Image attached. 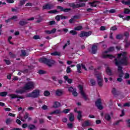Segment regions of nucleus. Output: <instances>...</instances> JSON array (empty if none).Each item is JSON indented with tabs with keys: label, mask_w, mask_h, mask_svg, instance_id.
<instances>
[{
	"label": "nucleus",
	"mask_w": 130,
	"mask_h": 130,
	"mask_svg": "<svg viewBox=\"0 0 130 130\" xmlns=\"http://www.w3.org/2000/svg\"><path fill=\"white\" fill-rule=\"evenodd\" d=\"M114 60L115 66H127L128 64V59L125 52L117 54V58H115Z\"/></svg>",
	"instance_id": "nucleus-1"
},
{
	"label": "nucleus",
	"mask_w": 130,
	"mask_h": 130,
	"mask_svg": "<svg viewBox=\"0 0 130 130\" xmlns=\"http://www.w3.org/2000/svg\"><path fill=\"white\" fill-rule=\"evenodd\" d=\"M39 62H41L42 63H45L49 67V68H51L52 67L53 64L55 63V61L54 60H52L51 59H47L46 57L41 58L39 59Z\"/></svg>",
	"instance_id": "nucleus-2"
},
{
	"label": "nucleus",
	"mask_w": 130,
	"mask_h": 130,
	"mask_svg": "<svg viewBox=\"0 0 130 130\" xmlns=\"http://www.w3.org/2000/svg\"><path fill=\"white\" fill-rule=\"evenodd\" d=\"M40 95V90L39 89H35L32 92H30L26 95V98H33L35 99L38 98Z\"/></svg>",
	"instance_id": "nucleus-3"
},
{
	"label": "nucleus",
	"mask_w": 130,
	"mask_h": 130,
	"mask_svg": "<svg viewBox=\"0 0 130 130\" xmlns=\"http://www.w3.org/2000/svg\"><path fill=\"white\" fill-rule=\"evenodd\" d=\"M35 88V82L33 81H29L26 83L25 86L23 87L26 91H29V90H32Z\"/></svg>",
	"instance_id": "nucleus-4"
},
{
	"label": "nucleus",
	"mask_w": 130,
	"mask_h": 130,
	"mask_svg": "<svg viewBox=\"0 0 130 130\" xmlns=\"http://www.w3.org/2000/svg\"><path fill=\"white\" fill-rule=\"evenodd\" d=\"M79 90L80 91V93L81 94V95L82 96V97L84 98V100L85 101H87V100H90L88 97L87 96V95H86V93H85V92H84V88L83 87V86L80 85L79 86Z\"/></svg>",
	"instance_id": "nucleus-5"
},
{
	"label": "nucleus",
	"mask_w": 130,
	"mask_h": 130,
	"mask_svg": "<svg viewBox=\"0 0 130 130\" xmlns=\"http://www.w3.org/2000/svg\"><path fill=\"white\" fill-rule=\"evenodd\" d=\"M108 52H109V51H108V50L107 51H105L104 52H103L102 57L103 58H109L110 59H113V58H115V56L111 54H104L105 53H108Z\"/></svg>",
	"instance_id": "nucleus-6"
},
{
	"label": "nucleus",
	"mask_w": 130,
	"mask_h": 130,
	"mask_svg": "<svg viewBox=\"0 0 130 130\" xmlns=\"http://www.w3.org/2000/svg\"><path fill=\"white\" fill-rule=\"evenodd\" d=\"M95 106L99 109V110H102L103 109V106H102V103L101 102V99H99L95 102Z\"/></svg>",
	"instance_id": "nucleus-7"
},
{
	"label": "nucleus",
	"mask_w": 130,
	"mask_h": 130,
	"mask_svg": "<svg viewBox=\"0 0 130 130\" xmlns=\"http://www.w3.org/2000/svg\"><path fill=\"white\" fill-rule=\"evenodd\" d=\"M92 34V32L88 31V32H85V31H81L80 34L79 35L80 37L81 38L83 37H88Z\"/></svg>",
	"instance_id": "nucleus-8"
},
{
	"label": "nucleus",
	"mask_w": 130,
	"mask_h": 130,
	"mask_svg": "<svg viewBox=\"0 0 130 130\" xmlns=\"http://www.w3.org/2000/svg\"><path fill=\"white\" fill-rule=\"evenodd\" d=\"M9 97H11V99H16V98L19 99H25V97L23 96L15 94H10L9 95Z\"/></svg>",
	"instance_id": "nucleus-9"
},
{
	"label": "nucleus",
	"mask_w": 130,
	"mask_h": 130,
	"mask_svg": "<svg viewBox=\"0 0 130 130\" xmlns=\"http://www.w3.org/2000/svg\"><path fill=\"white\" fill-rule=\"evenodd\" d=\"M96 79L98 81V84L99 85V87H102V86H103V79L101 78L100 75H98L96 76Z\"/></svg>",
	"instance_id": "nucleus-10"
},
{
	"label": "nucleus",
	"mask_w": 130,
	"mask_h": 130,
	"mask_svg": "<svg viewBox=\"0 0 130 130\" xmlns=\"http://www.w3.org/2000/svg\"><path fill=\"white\" fill-rule=\"evenodd\" d=\"M57 9L58 10H60L61 12H64V13H68L70 12L72 9L71 8H65L63 9V7L60 6H57Z\"/></svg>",
	"instance_id": "nucleus-11"
},
{
	"label": "nucleus",
	"mask_w": 130,
	"mask_h": 130,
	"mask_svg": "<svg viewBox=\"0 0 130 130\" xmlns=\"http://www.w3.org/2000/svg\"><path fill=\"white\" fill-rule=\"evenodd\" d=\"M42 9L43 10H52V9H53V5L48 3L46 4L43 6Z\"/></svg>",
	"instance_id": "nucleus-12"
},
{
	"label": "nucleus",
	"mask_w": 130,
	"mask_h": 130,
	"mask_svg": "<svg viewBox=\"0 0 130 130\" xmlns=\"http://www.w3.org/2000/svg\"><path fill=\"white\" fill-rule=\"evenodd\" d=\"M55 95L58 97H60L63 95V91L61 89H57L55 91Z\"/></svg>",
	"instance_id": "nucleus-13"
},
{
	"label": "nucleus",
	"mask_w": 130,
	"mask_h": 130,
	"mask_svg": "<svg viewBox=\"0 0 130 130\" xmlns=\"http://www.w3.org/2000/svg\"><path fill=\"white\" fill-rule=\"evenodd\" d=\"M100 3V2L98 1H94L92 2H89L88 4L90 5V7L96 8V7H97V4H99Z\"/></svg>",
	"instance_id": "nucleus-14"
},
{
	"label": "nucleus",
	"mask_w": 130,
	"mask_h": 130,
	"mask_svg": "<svg viewBox=\"0 0 130 130\" xmlns=\"http://www.w3.org/2000/svg\"><path fill=\"white\" fill-rule=\"evenodd\" d=\"M28 22L27 21V20H25V19H22V20H20L19 22V24L20 26H25V25H27V24H28Z\"/></svg>",
	"instance_id": "nucleus-15"
},
{
	"label": "nucleus",
	"mask_w": 130,
	"mask_h": 130,
	"mask_svg": "<svg viewBox=\"0 0 130 130\" xmlns=\"http://www.w3.org/2000/svg\"><path fill=\"white\" fill-rule=\"evenodd\" d=\"M91 125V123L89 121V120L85 121L84 123L82 124V126L83 127H86V126H90Z\"/></svg>",
	"instance_id": "nucleus-16"
},
{
	"label": "nucleus",
	"mask_w": 130,
	"mask_h": 130,
	"mask_svg": "<svg viewBox=\"0 0 130 130\" xmlns=\"http://www.w3.org/2000/svg\"><path fill=\"white\" fill-rule=\"evenodd\" d=\"M97 48H98L97 46L95 45H92L91 47V51L93 54H95V53L97 52Z\"/></svg>",
	"instance_id": "nucleus-17"
},
{
	"label": "nucleus",
	"mask_w": 130,
	"mask_h": 130,
	"mask_svg": "<svg viewBox=\"0 0 130 130\" xmlns=\"http://www.w3.org/2000/svg\"><path fill=\"white\" fill-rule=\"evenodd\" d=\"M64 79L65 81H67L68 82V83L69 84H72V83H73V79H69V77L68 76H64Z\"/></svg>",
	"instance_id": "nucleus-18"
},
{
	"label": "nucleus",
	"mask_w": 130,
	"mask_h": 130,
	"mask_svg": "<svg viewBox=\"0 0 130 130\" xmlns=\"http://www.w3.org/2000/svg\"><path fill=\"white\" fill-rule=\"evenodd\" d=\"M106 72L108 76H112V72L111 71V70H110V68H109V67L106 68Z\"/></svg>",
	"instance_id": "nucleus-19"
},
{
	"label": "nucleus",
	"mask_w": 130,
	"mask_h": 130,
	"mask_svg": "<svg viewBox=\"0 0 130 130\" xmlns=\"http://www.w3.org/2000/svg\"><path fill=\"white\" fill-rule=\"evenodd\" d=\"M69 120L72 122L75 120V116H74V114H73V113H70L69 114Z\"/></svg>",
	"instance_id": "nucleus-20"
},
{
	"label": "nucleus",
	"mask_w": 130,
	"mask_h": 130,
	"mask_svg": "<svg viewBox=\"0 0 130 130\" xmlns=\"http://www.w3.org/2000/svg\"><path fill=\"white\" fill-rule=\"evenodd\" d=\"M15 92L17 94H23L26 92V90H25L24 87H23L22 89L17 90Z\"/></svg>",
	"instance_id": "nucleus-21"
},
{
	"label": "nucleus",
	"mask_w": 130,
	"mask_h": 130,
	"mask_svg": "<svg viewBox=\"0 0 130 130\" xmlns=\"http://www.w3.org/2000/svg\"><path fill=\"white\" fill-rule=\"evenodd\" d=\"M69 6L73 9H78V5L77 4L76 5L75 3H69Z\"/></svg>",
	"instance_id": "nucleus-22"
},
{
	"label": "nucleus",
	"mask_w": 130,
	"mask_h": 130,
	"mask_svg": "<svg viewBox=\"0 0 130 130\" xmlns=\"http://www.w3.org/2000/svg\"><path fill=\"white\" fill-rule=\"evenodd\" d=\"M60 106V103L58 102H55L53 105V108H58Z\"/></svg>",
	"instance_id": "nucleus-23"
},
{
	"label": "nucleus",
	"mask_w": 130,
	"mask_h": 130,
	"mask_svg": "<svg viewBox=\"0 0 130 130\" xmlns=\"http://www.w3.org/2000/svg\"><path fill=\"white\" fill-rule=\"evenodd\" d=\"M124 42L125 43L124 45L125 48H127L128 47H129L130 46V41L129 42L127 41V39H125L124 40Z\"/></svg>",
	"instance_id": "nucleus-24"
},
{
	"label": "nucleus",
	"mask_w": 130,
	"mask_h": 130,
	"mask_svg": "<svg viewBox=\"0 0 130 130\" xmlns=\"http://www.w3.org/2000/svg\"><path fill=\"white\" fill-rule=\"evenodd\" d=\"M78 115L77 116V119L78 120L81 121L82 120V117L83 116H82V111H79L78 112Z\"/></svg>",
	"instance_id": "nucleus-25"
},
{
	"label": "nucleus",
	"mask_w": 130,
	"mask_h": 130,
	"mask_svg": "<svg viewBox=\"0 0 130 130\" xmlns=\"http://www.w3.org/2000/svg\"><path fill=\"white\" fill-rule=\"evenodd\" d=\"M61 111L60 110L57 109L53 112L50 113V114H60L61 113Z\"/></svg>",
	"instance_id": "nucleus-26"
},
{
	"label": "nucleus",
	"mask_w": 130,
	"mask_h": 130,
	"mask_svg": "<svg viewBox=\"0 0 130 130\" xmlns=\"http://www.w3.org/2000/svg\"><path fill=\"white\" fill-rule=\"evenodd\" d=\"M27 128H28V129L33 130L36 128V126L34 124H29Z\"/></svg>",
	"instance_id": "nucleus-27"
},
{
	"label": "nucleus",
	"mask_w": 130,
	"mask_h": 130,
	"mask_svg": "<svg viewBox=\"0 0 130 130\" xmlns=\"http://www.w3.org/2000/svg\"><path fill=\"white\" fill-rule=\"evenodd\" d=\"M51 55H53V56H60V52L58 51H55L53 53H51Z\"/></svg>",
	"instance_id": "nucleus-28"
},
{
	"label": "nucleus",
	"mask_w": 130,
	"mask_h": 130,
	"mask_svg": "<svg viewBox=\"0 0 130 130\" xmlns=\"http://www.w3.org/2000/svg\"><path fill=\"white\" fill-rule=\"evenodd\" d=\"M68 91L70 93H73L74 91H77V88H74L73 87H68Z\"/></svg>",
	"instance_id": "nucleus-29"
},
{
	"label": "nucleus",
	"mask_w": 130,
	"mask_h": 130,
	"mask_svg": "<svg viewBox=\"0 0 130 130\" xmlns=\"http://www.w3.org/2000/svg\"><path fill=\"white\" fill-rule=\"evenodd\" d=\"M21 52L20 56H27V52H26L25 50H21Z\"/></svg>",
	"instance_id": "nucleus-30"
},
{
	"label": "nucleus",
	"mask_w": 130,
	"mask_h": 130,
	"mask_svg": "<svg viewBox=\"0 0 130 130\" xmlns=\"http://www.w3.org/2000/svg\"><path fill=\"white\" fill-rule=\"evenodd\" d=\"M105 119L108 121H109V120L111 119V117L110 116V115H109V114H106L105 115Z\"/></svg>",
	"instance_id": "nucleus-31"
},
{
	"label": "nucleus",
	"mask_w": 130,
	"mask_h": 130,
	"mask_svg": "<svg viewBox=\"0 0 130 130\" xmlns=\"http://www.w3.org/2000/svg\"><path fill=\"white\" fill-rule=\"evenodd\" d=\"M123 38V35L122 34H118L116 36V39L117 40H120Z\"/></svg>",
	"instance_id": "nucleus-32"
},
{
	"label": "nucleus",
	"mask_w": 130,
	"mask_h": 130,
	"mask_svg": "<svg viewBox=\"0 0 130 130\" xmlns=\"http://www.w3.org/2000/svg\"><path fill=\"white\" fill-rule=\"evenodd\" d=\"M12 122L13 120L10 118H7L6 120V124H7V125H9V124H11V123H12Z\"/></svg>",
	"instance_id": "nucleus-33"
},
{
	"label": "nucleus",
	"mask_w": 130,
	"mask_h": 130,
	"mask_svg": "<svg viewBox=\"0 0 130 130\" xmlns=\"http://www.w3.org/2000/svg\"><path fill=\"white\" fill-rule=\"evenodd\" d=\"M8 95V92L7 91H3L0 92V96L1 97H6Z\"/></svg>",
	"instance_id": "nucleus-34"
},
{
	"label": "nucleus",
	"mask_w": 130,
	"mask_h": 130,
	"mask_svg": "<svg viewBox=\"0 0 130 130\" xmlns=\"http://www.w3.org/2000/svg\"><path fill=\"white\" fill-rule=\"evenodd\" d=\"M122 4L123 5H125V6H129L130 5V0L128 1H124V0H123L121 1Z\"/></svg>",
	"instance_id": "nucleus-35"
},
{
	"label": "nucleus",
	"mask_w": 130,
	"mask_h": 130,
	"mask_svg": "<svg viewBox=\"0 0 130 130\" xmlns=\"http://www.w3.org/2000/svg\"><path fill=\"white\" fill-rule=\"evenodd\" d=\"M77 69L78 73H79V74H81L82 73V71H81V65L77 64Z\"/></svg>",
	"instance_id": "nucleus-36"
},
{
	"label": "nucleus",
	"mask_w": 130,
	"mask_h": 130,
	"mask_svg": "<svg viewBox=\"0 0 130 130\" xmlns=\"http://www.w3.org/2000/svg\"><path fill=\"white\" fill-rule=\"evenodd\" d=\"M130 13V9L128 8H125L124 9V14H125L126 15H128Z\"/></svg>",
	"instance_id": "nucleus-37"
},
{
	"label": "nucleus",
	"mask_w": 130,
	"mask_h": 130,
	"mask_svg": "<svg viewBox=\"0 0 130 130\" xmlns=\"http://www.w3.org/2000/svg\"><path fill=\"white\" fill-rule=\"evenodd\" d=\"M115 66L118 67V73L123 72V71H122V67L120 66V65H115Z\"/></svg>",
	"instance_id": "nucleus-38"
},
{
	"label": "nucleus",
	"mask_w": 130,
	"mask_h": 130,
	"mask_svg": "<svg viewBox=\"0 0 130 130\" xmlns=\"http://www.w3.org/2000/svg\"><path fill=\"white\" fill-rule=\"evenodd\" d=\"M50 95V92L48 91V90H46L44 92V95L45 97H48Z\"/></svg>",
	"instance_id": "nucleus-39"
},
{
	"label": "nucleus",
	"mask_w": 130,
	"mask_h": 130,
	"mask_svg": "<svg viewBox=\"0 0 130 130\" xmlns=\"http://www.w3.org/2000/svg\"><path fill=\"white\" fill-rule=\"evenodd\" d=\"M85 6H86V4L85 3L77 4V9L79 8H82L83 7H85Z\"/></svg>",
	"instance_id": "nucleus-40"
},
{
	"label": "nucleus",
	"mask_w": 130,
	"mask_h": 130,
	"mask_svg": "<svg viewBox=\"0 0 130 130\" xmlns=\"http://www.w3.org/2000/svg\"><path fill=\"white\" fill-rule=\"evenodd\" d=\"M70 111H71V109H64L62 112L63 113H64L65 114H67V113H69V112H70Z\"/></svg>",
	"instance_id": "nucleus-41"
},
{
	"label": "nucleus",
	"mask_w": 130,
	"mask_h": 130,
	"mask_svg": "<svg viewBox=\"0 0 130 130\" xmlns=\"http://www.w3.org/2000/svg\"><path fill=\"white\" fill-rule=\"evenodd\" d=\"M91 86H95L96 85V81L93 79H91L90 80Z\"/></svg>",
	"instance_id": "nucleus-42"
},
{
	"label": "nucleus",
	"mask_w": 130,
	"mask_h": 130,
	"mask_svg": "<svg viewBox=\"0 0 130 130\" xmlns=\"http://www.w3.org/2000/svg\"><path fill=\"white\" fill-rule=\"evenodd\" d=\"M9 55L11 58H16V54L13 53L12 52H9Z\"/></svg>",
	"instance_id": "nucleus-43"
},
{
	"label": "nucleus",
	"mask_w": 130,
	"mask_h": 130,
	"mask_svg": "<svg viewBox=\"0 0 130 130\" xmlns=\"http://www.w3.org/2000/svg\"><path fill=\"white\" fill-rule=\"evenodd\" d=\"M48 14H55V13H58V11L56 10H50L48 11Z\"/></svg>",
	"instance_id": "nucleus-44"
},
{
	"label": "nucleus",
	"mask_w": 130,
	"mask_h": 130,
	"mask_svg": "<svg viewBox=\"0 0 130 130\" xmlns=\"http://www.w3.org/2000/svg\"><path fill=\"white\" fill-rule=\"evenodd\" d=\"M4 61H5V63L7 65V66H10V64H11V61H10V60H7L6 59H4Z\"/></svg>",
	"instance_id": "nucleus-45"
},
{
	"label": "nucleus",
	"mask_w": 130,
	"mask_h": 130,
	"mask_svg": "<svg viewBox=\"0 0 130 130\" xmlns=\"http://www.w3.org/2000/svg\"><path fill=\"white\" fill-rule=\"evenodd\" d=\"M68 128H73L74 127V124L72 123H69L67 124Z\"/></svg>",
	"instance_id": "nucleus-46"
},
{
	"label": "nucleus",
	"mask_w": 130,
	"mask_h": 130,
	"mask_svg": "<svg viewBox=\"0 0 130 130\" xmlns=\"http://www.w3.org/2000/svg\"><path fill=\"white\" fill-rule=\"evenodd\" d=\"M112 93L113 95H114V96H116V95H117V92H116V89H115V88H113L112 89Z\"/></svg>",
	"instance_id": "nucleus-47"
},
{
	"label": "nucleus",
	"mask_w": 130,
	"mask_h": 130,
	"mask_svg": "<svg viewBox=\"0 0 130 130\" xmlns=\"http://www.w3.org/2000/svg\"><path fill=\"white\" fill-rule=\"evenodd\" d=\"M74 29L76 31H80V30H82V29H83V27L81 26H79L75 27Z\"/></svg>",
	"instance_id": "nucleus-48"
},
{
	"label": "nucleus",
	"mask_w": 130,
	"mask_h": 130,
	"mask_svg": "<svg viewBox=\"0 0 130 130\" xmlns=\"http://www.w3.org/2000/svg\"><path fill=\"white\" fill-rule=\"evenodd\" d=\"M13 38V37H12V36H10L8 38V42L10 43V44H11L12 45H14V43H13L11 41V40Z\"/></svg>",
	"instance_id": "nucleus-49"
},
{
	"label": "nucleus",
	"mask_w": 130,
	"mask_h": 130,
	"mask_svg": "<svg viewBox=\"0 0 130 130\" xmlns=\"http://www.w3.org/2000/svg\"><path fill=\"white\" fill-rule=\"evenodd\" d=\"M70 34H72V35L74 36L75 35H77V34H78V32H77V31H76L75 30H72L70 31Z\"/></svg>",
	"instance_id": "nucleus-50"
},
{
	"label": "nucleus",
	"mask_w": 130,
	"mask_h": 130,
	"mask_svg": "<svg viewBox=\"0 0 130 130\" xmlns=\"http://www.w3.org/2000/svg\"><path fill=\"white\" fill-rule=\"evenodd\" d=\"M38 73L39 75H44V74H46V72L42 70H39Z\"/></svg>",
	"instance_id": "nucleus-51"
},
{
	"label": "nucleus",
	"mask_w": 130,
	"mask_h": 130,
	"mask_svg": "<svg viewBox=\"0 0 130 130\" xmlns=\"http://www.w3.org/2000/svg\"><path fill=\"white\" fill-rule=\"evenodd\" d=\"M123 35L126 38H128V37H129V33L128 31H125Z\"/></svg>",
	"instance_id": "nucleus-52"
},
{
	"label": "nucleus",
	"mask_w": 130,
	"mask_h": 130,
	"mask_svg": "<svg viewBox=\"0 0 130 130\" xmlns=\"http://www.w3.org/2000/svg\"><path fill=\"white\" fill-rule=\"evenodd\" d=\"M26 3V0H20V6H24Z\"/></svg>",
	"instance_id": "nucleus-53"
},
{
	"label": "nucleus",
	"mask_w": 130,
	"mask_h": 130,
	"mask_svg": "<svg viewBox=\"0 0 130 130\" xmlns=\"http://www.w3.org/2000/svg\"><path fill=\"white\" fill-rule=\"evenodd\" d=\"M49 24L50 26H52V25H55L56 23L55 21H49Z\"/></svg>",
	"instance_id": "nucleus-54"
},
{
	"label": "nucleus",
	"mask_w": 130,
	"mask_h": 130,
	"mask_svg": "<svg viewBox=\"0 0 130 130\" xmlns=\"http://www.w3.org/2000/svg\"><path fill=\"white\" fill-rule=\"evenodd\" d=\"M67 74H70L71 72H72V70H71V68L70 67H68L66 70Z\"/></svg>",
	"instance_id": "nucleus-55"
},
{
	"label": "nucleus",
	"mask_w": 130,
	"mask_h": 130,
	"mask_svg": "<svg viewBox=\"0 0 130 130\" xmlns=\"http://www.w3.org/2000/svg\"><path fill=\"white\" fill-rule=\"evenodd\" d=\"M108 50L109 52H111V51H114V47H110V48H109L108 49Z\"/></svg>",
	"instance_id": "nucleus-56"
},
{
	"label": "nucleus",
	"mask_w": 130,
	"mask_h": 130,
	"mask_svg": "<svg viewBox=\"0 0 130 130\" xmlns=\"http://www.w3.org/2000/svg\"><path fill=\"white\" fill-rule=\"evenodd\" d=\"M109 11V13H110V14H114V13L116 12V10H115V9H111Z\"/></svg>",
	"instance_id": "nucleus-57"
},
{
	"label": "nucleus",
	"mask_w": 130,
	"mask_h": 130,
	"mask_svg": "<svg viewBox=\"0 0 130 130\" xmlns=\"http://www.w3.org/2000/svg\"><path fill=\"white\" fill-rule=\"evenodd\" d=\"M39 121L40 124H42V123H44V119L43 118L39 119Z\"/></svg>",
	"instance_id": "nucleus-58"
},
{
	"label": "nucleus",
	"mask_w": 130,
	"mask_h": 130,
	"mask_svg": "<svg viewBox=\"0 0 130 130\" xmlns=\"http://www.w3.org/2000/svg\"><path fill=\"white\" fill-rule=\"evenodd\" d=\"M55 20H56V21H57V22L60 21V15H57L55 17Z\"/></svg>",
	"instance_id": "nucleus-59"
},
{
	"label": "nucleus",
	"mask_w": 130,
	"mask_h": 130,
	"mask_svg": "<svg viewBox=\"0 0 130 130\" xmlns=\"http://www.w3.org/2000/svg\"><path fill=\"white\" fill-rule=\"evenodd\" d=\"M29 117V113L28 112H26L24 116V119H27Z\"/></svg>",
	"instance_id": "nucleus-60"
},
{
	"label": "nucleus",
	"mask_w": 130,
	"mask_h": 130,
	"mask_svg": "<svg viewBox=\"0 0 130 130\" xmlns=\"http://www.w3.org/2000/svg\"><path fill=\"white\" fill-rule=\"evenodd\" d=\"M110 30L112 31H116V30H117V27H116V26H112L111 27Z\"/></svg>",
	"instance_id": "nucleus-61"
},
{
	"label": "nucleus",
	"mask_w": 130,
	"mask_h": 130,
	"mask_svg": "<svg viewBox=\"0 0 130 130\" xmlns=\"http://www.w3.org/2000/svg\"><path fill=\"white\" fill-rule=\"evenodd\" d=\"M28 124L27 123H23L22 124V127H23V128H26V127L28 128Z\"/></svg>",
	"instance_id": "nucleus-62"
},
{
	"label": "nucleus",
	"mask_w": 130,
	"mask_h": 130,
	"mask_svg": "<svg viewBox=\"0 0 130 130\" xmlns=\"http://www.w3.org/2000/svg\"><path fill=\"white\" fill-rule=\"evenodd\" d=\"M119 78H122V77H123V71L119 72Z\"/></svg>",
	"instance_id": "nucleus-63"
},
{
	"label": "nucleus",
	"mask_w": 130,
	"mask_h": 130,
	"mask_svg": "<svg viewBox=\"0 0 130 130\" xmlns=\"http://www.w3.org/2000/svg\"><path fill=\"white\" fill-rule=\"evenodd\" d=\"M124 78L125 79H129V74L125 73Z\"/></svg>",
	"instance_id": "nucleus-64"
}]
</instances>
